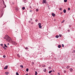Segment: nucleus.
<instances>
[{
  "mask_svg": "<svg viewBox=\"0 0 75 75\" xmlns=\"http://www.w3.org/2000/svg\"><path fill=\"white\" fill-rule=\"evenodd\" d=\"M28 23H31V21H29Z\"/></svg>",
  "mask_w": 75,
  "mask_h": 75,
  "instance_id": "obj_40",
  "label": "nucleus"
},
{
  "mask_svg": "<svg viewBox=\"0 0 75 75\" xmlns=\"http://www.w3.org/2000/svg\"><path fill=\"white\" fill-rule=\"evenodd\" d=\"M71 27V25H69V27Z\"/></svg>",
  "mask_w": 75,
  "mask_h": 75,
  "instance_id": "obj_46",
  "label": "nucleus"
},
{
  "mask_svg": "<svg viewBox=\"0 0 75 75\" xmlns=\"http://www.w3.org/2000/svg\"><path fill=\"white\" fill-rule=\"evenodd\" d=\"M28 70H29L28 69V68L26 69V72H28Z\"/></svg>",
  "mask_w": 75,
  "mask_h": 75,
  "instance_id": "obj_20",
  "label": "nucleus"
},
{
  "mask_svg": "<svg viewBox=\"0 0 75 75\" xmlns=\"http://www.w3.org/2000/svg\"><path fill=\"white\" fill-rule=\"evenodd\" d=\"M62 47H64V44H62Z\"/></svg>",
  "mask_w": 75,
  "mask_h": 75,
  "instance_id": "obj_31",
  "label": "nucleus"
},
{
  "mask_svg": "<svg viewBox=\"0 0 75 75\" xmlns=\"http://www.w3.org/2000/svg\"><path fill=\"white\" fill-rule=\"evenodd\" d=\"M67 31H68V32H69L70 31V30L68 29Z\"/></svg>",
  "mask_w": 75,
  "mask_h": 75,
  "instance_id": "obj_37",
  "label": "nucleus"
},
{
  "mask_svg": "<svg viewBox=\"0 0 75 75\" xmlns=\"http://www.w3.org/2000/svg\"><path fill=\"white\" fill-rule=\"evenodd\" d=\"M35 75H37V71H35Z\"/></svg>",
  "mask_w": 75,
  "mask_h": 75,
  "instance_id": "obj_18",
  "label": "nucleus"
},
{
  "mask_svg": "<svg viewBox=\"0 0 75 75\" xmlns=\"http://www.w3.org/2000/svg\"><path fill=\"white\" fill-rule=\"evenodd\" d=\"M32 63L33 64H34V62H32Z\"/></svg>",
  "mask_w": 75,
  "mask_h": 75,
  "instance_id": "obj_52",
  "label": "nucleus"
},
{
  "mask_svg": "<svg viewBox=\"0 0 75 75\" xmlns=\"http://www.w3.org/2000/svg\"><path fill=\"white\" fill-rule=\"evenodd\" d=\"M61 36H62V35H59V37H61Z\"/></svg>",
  "mask_w": 75,
  "mask_h": 75,
  "instance_id": "obj_30",
  "label": "nucleus"
},
{
  "mask_svg": "<svg viewBox=\"0 0 75 75\" xmlns=\"http://www.w3.org/2000/svg\"><path fill=\"white\" fill-rule=\"evenodd\" d=\"M17 57H18L19 58H20V55H19V54H17Z\"/></svg>",
  "mask_w": 75,
  "mask_h": 75,
  "instance_id": "obj_16",
  "label": "nucleus"
},
{
  "mask_svg": "<svg viewBox=\"0 0 75 75\" xmlns=\"http://www.w3.org/2000/svg\"><path fill=\"white\" fill-rule=\"evenodd\" d=\"M50 68H51V67H50Z\"/></svg>",
  "mask_w": 75,
  "mask_h": 75,
  "instance_id": "obj_54",
  "label": "nucleus"
},
{
  "mask_svg": "<svg viewBox=\"0 0 75 75\" xmlns=\"http://www.w3.org/2000/svg\"><path fill=\"white\" fill-rule=\"evenodd\" d=\"M53 72H55V71H54V70H53Z\"/></svg>",
  "mask_w": 75,
  "mask_h": 75,
  "instance_id": "obj_51",
  "label": "nucleus"
},
{
  "mask_svg": "<svg viewBox=\"0 0 75 75\" xmlns=\"http://www.w3.org/2000/svg\"><path fill=\"white\" fill-rule=\"evenodd\" d=\"M38 25H39V27L40 28H42V26H41V23H39Z\"/></svg>",
  "mask_w": 75,
  "mask_h": 75,
  "instance_id": "obj_2",
  "label": "nucleus"
},
{
  "mask_svg": "<svg viewBox=\"0 0 75 75\" xmlns=\"http://www.w3.org/2000/svg\"><path fill=\"white\" fill-rule=\"evenodd\" d=\"M8 68V66L7 65L4 67V69H7Z\"/></svg>",
  "mask_w": 75,
  "mask_h": 75,
  "instance_id": "obj_6",
  "label": "nucleus"
},
{
  "mask_svg": "<svg viewBox=\"0 0 75 75\" xmlns=\"http://www.w3.org/2000/svg\"><path fill=\"white\" fill-rule=\"evenodd\" d=\"M8 74H9L8 72H7L5 73V74L6 75H8Z\"/></svg>",
  "mask_w": 75,
  "mask_h": 75,
  "instance_id": "obj_19",
  "label": "nucleus"
},
{
  "mask_svg": "<svg viewBox=\"0 0 75 75\" xmlns=\"http://www.w3.org/2000/svg\"><path fill=\"white\" fill-rule=\"evenodd\" d=\"M25 50H28V47H26L25 48Z\"/></svg>",
  "mask_w": 75,
  "mask_h": 75,
  "instance_id": "obj_25",
  "label": "nucleus"
},
{
  "mask_svg": "<svg viewBox=\"0 0 75 75\" xmlns=\"http://www.w3.org/2000/svg\"><path fill=\"white\" fill-rule=\"evenodd\" d=\"M29 8H31V6H30Z\"/></svg>",
  "mask_w": 75,
  "mask_h": 75,
  "instance_id": "obj_42",
  "label": "nucleus"
},
{
  "mask_svg": "<svg viewBox=\"0 0 75 75\" xmlns=\"http://www.w3.org/2000/svg\"><path fill=\"white\" fill-rule=\"evenodd\" d=\"M23 10H25V7H22Z\"/></svg>",
  "mask_w": 75,
  "mask_h": 75,
  "instance_id": "obj_23",
  "label": "nucleus"
},
{
  "mask_svg": "<svg viewBox=\"0 0 75 75\" xmlns=\"http://www.w3.org/2000/svg\"><path fill=\"white\" fill-rule=\"evenodd\" d=\"M64 1L65 3H66V2H67V0H64Z\"/></svg>",
  "mask_w": 75,
  "mask_h": 75,
  "instance_id": "obj_22",
  "label": "nucleus"
},
{
  "mask_svg": "<svg viewBox=\"0 0 75 75\" xmlns=\"http://www.w3.org/2000/svg\"><path fill=\"white\" fill-rule=\"evenodd\" d=\"M12 43L13 45H16L17 43L16 42L14 41H12Z\"/></svg>",
  "mask_w": 75,
  "mask_h": 75,
  "instance_id": "obj_3",
  "label": "nucleus"
},
{
  "mask_svg": "<svg viewBox=\"0 0 75 75\" xmlns=\"http://www.w3.org/2000/svg\"><path fill=\"white\" fill-rule=\"evenodd\" d=\"M5 39L6 41H8L9 42H12V39L11 38L8 36H7L5 38Z\"/></svg>",
  "mask_w": 75,
  "mask_h": 75,
  "instance_id": "obj_1",
  "label": "nucleus"
},
{
  "mask_svg": "<svg viewBox=\"0 0 75 75\" xmlns=\"http://www.w3.org/2000/svg\"><path fill=\"white\" fill-rule=\"evenodd\" d=\"M31 11H32L31 10H30V12H31Z\"/></svg>",
  "mask_w": 75,
  "mask_h": 75,
  "instance_id": "obj_48",
  "label": "nucleus"
},
{
  "mask_svg": "<svg viewBox=\"0 0 75 75\" xmlns=\"http://www.w3.org/2000/svg\"><path fill=\"white\" fill-rule=\"evenodd\" d=\"M73 70V69L72 68H71L70 69V72H72V71Z\"/></svg>",
  "mask_w": 75,
  "mask_h": 75,
  "instance_id": "obj_10",
  "label": "nucleus"
},
{
  "mask_svg": "<svg viewBox=\"0 0 75 75\" xmlns=\"http://www.w3.org/2000/svg\"><path fill=\"white\" fill-rule=\"evenodd\" d=\"M73 52H75V50H74V51H73Z\"/></svg>",
  "mask_w": 75,
  "mask_h": 75,
  "instance_id": "obj_45",
  "label": "nucleus"
},
{
  "mask_svg": "<svg viewBox=\"0 0 75 75\" xmlns=\"http://www.w3.org/2000/svg\"><path fill=\"white\" fill-rule=\"evenodd\" d=\"M63 12L64 13H65L67 12V11H66V10L64 9L63 10Z\"/></svg>",
  "mask_w": 75,
  "mask_h": 75,
  "instance_id": "obj_8",
  "label": "nucleus"
},
{
  "mask_svg": "<svg viewBox=\"0 0 75 75\" xmlns=\"http://www.w3.org/2000/svg\"><path fill=\"white\" fill-rule=\"evenodd\" d=\"M30 20H31V21H32L33 20V19H32V18H30Z\"/></svg>",
  "mask_w": 75,
  "mask_h": 75,
  "instance_id": "obj_41",
  "label": "nucleus"
},
{
  "mask_svg": "<svg viewBox=\"0 0 75 75\" xmlns=\"http://www.w3.org/2000/svg\"><path fill=\"white\" fill-rule=\"evenodd\" d=\"M64 73H66V71L64 70Z\"/></svg>",
  "mask_w": 75,
  "mask_h": 75,
  "instance_id": "obj_33",
  "label": "nucleus"
},
{
  "mask_svg": "<svg viewBox=\"0 0 75 75\" xmlns=\"http://www.w3.org/2000/svg\"><path fill=\"white\" fill-rule=\"evenodd\" d=\"M62 14V12H61L60 13V14Z\"/></svg>",
  "mask_w": 75,
  "mask_h": 75,
  "instance_id": "obj_47",
  "label": "nucleus"
},
{
  "mask_svg": "<svg viewBox=\"0 0 75 75\" xmlns=\"http://www.w3.org/2000/svg\"><path fill=\"white\" fill-rule=\"evenodd\" d=\"M16 10H17V11L18 10V7L17 6H16L15 8Z\"/></svg>",
  "mask_w": 75,
  "mask_h": 75,
  "instance_id": "obj_9",
  "label": "nucleus"
},
{
  "mask_svg": "<svg viewBox=\"0 0 75 75\" xmlns=\"http://www.w3.org/2000/svg\"><path fill=\"white\" fill-rule=\"evenodd\" d=\"M3 13H1V12L0 13V18L3 16Z\"/></svg>",
  "mask_w": 75,
  "mask_h": 75,
  "instance_id": "obj_5",
  "label": "nucleus"
},
{
  "mask_svg": "<svg viewBox=\"0 0 75 75\" xmlns=\"http://www.w3.org/2000/svg\"><path fill=\"white\" fill-rule=\"evenodd\" d=\"M52 72V70H51V71H49V74H51V72Z\"/></svg>",
  "mask_w": 75,
  "mask_h": 75,
  "instance_id": "obj_15",
  "label": "nucleus"
},
{
  "mask_svg": "<svg viewBox=\"0 0 75 75\" xmlns=\"http://www.w3.org/2000/svg\"><path fill=\"white\" fill-rule=\"evenodd\" d=\"M4 6H5V7H4V8H6V5L5 4H4Z\"/></svg>",
  "mask_w": 75,
  "mask_h": 75,
  "instance_id": "obj_38",
  "label": "nucleus"
},
{
  "mask_svg": "<svg viewBox=\"0 0 75 75\" xmlns=\"http://www.w3.org/2000/svg\"><path fill=\"white\" fill-rule=\"evenodd\" d=\"M31 24H34V22H32L31 23Z\"/></svg>",
  "mask_w": 75,
  "mask_h": 75,
  "instance_id": "obj_36",
  "label": "nucleus"
},
{
  "mask_svg": "<svg viewBox=\"0 0 75 75\" xmlns=\"http://www.w3.org/2000/svg\"><path fill=\"white\" fill-rule=\"evenodd\" d=\"M47 2L46 1V0H43V1L42 2V3L43 4H44V3H46Z\"/></svg>",
  "mask_w": 75,
  "mask_h": 75,
  "instance_id": "obj_4",
  "label": "nucleus"
},
{
  "mask_svg": "<svg viewBox=\"0 0 75 75\" xmlns=\"http://www.w3.org/2000/svg\"><path fill=\"white\" fill-rule=\"evenodd\" d=\"M4 46L5 47H6V48H7V45H6V44H4Z\"/></svg>",
  "mask_w": 75,
  "mask_h": 75,
  "instance_id": "obj_17",
  "label": "nucleus"
},
{
  "mask_svg": "<svg viewBox=\"0 0 75 75\" xmlns=\"http://www.w3.org/2000/svg\"><path fill=\"white\" fill-rule=\"evenodd\" d=\"M20 67L22 68H24V67H23V66L22 65H20Z\"/></svg>",
  "mask_w": 75,
  "mask_h": 75,
  "instance_id": "obj_14",
  "label": "nucleus"
},
{
  "mask_svg": "<svg viewBox=\"0 0 75 75\" xmlns=\"http://www.w3.org/2000/svg\"><path fill=\"white\" fill-rule=\"evenodd\" d=\"M59 10H60L61 11V10H62V8H59Z\"/></svg>",
  "mask_w": 75,
  "mask_h": 75,
  "instance_id": "obj_29",
  "label": "nucleus"
},
{
  "mask_svg": "<svg viewBox=\"0 0 75 75\" xmlns=\"http://www.w3.org/2000/svg\"><path fill=\"white\" fill-rule=\"evenodd\" d=\"M36 11L37 12L38 11V8L36 9Z\"/></svg>",
  "mask_w": 75,
  "mask_h": 75,
  "instance_id": "obj_24",
  "label": "nucleus"
},
{
  "mask_svg": "<svg viewBox=\"0 0 75 75\" xmlns=\"http://www.w3.org/2000/svg\"><path fill=\"white\" fill-rule=\"evenodd\" d=\"M70 9H71V8H68V10H69H69H70Z\"/></svg>",
  "mask_w": 75,
  "mask_h": 75,
  "instance_id": "obj_27",
  "label": "nucleus"
},
{
  "mask_svg": "<svg viewBox=\"0 0 75 75\" xmlns=\"http://www.w3.org/2000/svg\"><path fill=\"white\" fill-rule=\"evenodd\" d=\"M58 75H59V73H58Z\"/></svg>",
  "mask_w": 75,
  "mask_h": 75,
  "instance_id": "obj_53",
  "label": "nucleus"
},
{
  "mask_svg": "<svg viewBox=\"0 0 75 75\" xmlns=\"http://www.w3.org/2000/svg\"><path fill=\"white\" fill-rule=\"evenodd\" d=\"M64 21H65L64 20H63L61 22L62 23H64Z\"/></svg>",
  "mask_w": 75,
  "mask_h": 75,
  "instance_id": "obj_28",
  "label": "nucleus"
},
{
  "mask_svg": "<svg viewBox=\"0 0 75 75\" xmlns=\"http://www.w3.org/2000/svg\"><path fill=\"white\" fill-rule=\"evenodd\" d=\"M3 57H4V58H6V55H4L3 56Z\"/></svg>",
  "mask_w": 75,
  "mask_h": 75,
  "instance_id": "obj_32",
  "label": "nucleus"
},
{
  "mask_svg": "<svg viewBox=\"0 0 75 75\" xmlns=\"http://www.w3.org/2000/svg\"><path fill=\"white\" fill-rule=\"evenodd\" d=\"M4 50H7V49H6V48H4Z\"/></svg>",
  "mask_w": 75,
  "mask_h": 75,
  "instance_id": "obj_43",
  "label": "nucleus"
},
{
  "mask_svg": "<svg viewBox=\"0 0 75 75\" xmlns=\"http://www.w3.org/2000/svg\"><path fill=\"white\" fill-rule=\"evenodd\" d=\"M8 45H9V43H8Z\"/></svg>",
  "mask_w": 75,
  "mask_h": 75,
  "instance_id": "obj_49",
  "label": "nucleus"
},
{
  "mask_svg": "<svg viewBox=\"0 0 75 75\" xmlns=\"http://www.w3.org/2000/svg\"><path fill=\"white\" fill-rule=\"evenodd\" d=\"M56 38H59V35H57L55 36Z\"/></svg>",
  "mask_w": 75,
  "mask_h": 75,
  "instance_id": "obj_11",
  "label": "nucleus"
},
{
  "mask_svg": "<svg viewBox=\"0 0 75 75\" xmlns=\"http://www.w3.org/2000/svg\"><path fill=\"white\" fill-rule=\"evenodd\" d=\"M0 45L1 46H3V45L2 44H0Z\"/></svg>",
  "mask_w": 75,
  "mask_h": 75,
  "instance_id": "obj_35",
  "label": "nucleus"
},
{
  "mask_svg": "<svg viewBox=\"0 0 75 75\" xmlns=\"http://www.w3.org/2000/svg\"><path fill=\"white\" fill-rule=\"evenodd\" d=\"M61 45H59L58 46V48H61Z\"/></svg>",
  "mask_w": 75,
  "mask_h": 75,
  "instance_id": "obj_13",
  "label": "nucleus"
},
{
  "mask_svg": "<svg viewBox=\"0 0 75 75\" xmlns=\"http://www.w3.org/2000/svg\"><path fill=\"white\" fill-rule=\"evenodd\" d=\"M69 67H70V66H68L66 67V68H67V69H68L69 68Z\"/></svg>",
  "mask_w": 75,
  "mask_h": 75,
  "instance_id": "obj_12",
  "label": "nucleus"
},
{
  "mask_svg": "<svg viewBox=\"0 0 75 75\" xmlns=\"http://www.w3.org/2000/svg\"><path fill=\"white\" fill-rule=\"evenodd\" d=\"M35 21H36V22H37V21H38V20H37V19Z\"/></svg>",
  "mask_w": 75,
  "mask_h": 75,
  "instance_id": "obj_39",
  "label": "nucleus"
},
{
  "mask_svg": "<svg viewBox=\"0 0 75 75\" xmlns=\"http://www.w3.org/2000/svg\"><path fill=\"white\" fill-rule=\"evenodd\" d=\"M43 71H44L45 72H46V69H45L44 70H43Z\"/></svg>",
  "mask_w": 75,
  "mask_h": 75,
  "instance_id": "obj_21",
  "label": "nucleus"
},
{
  "mask_svg": "<svg viewBox=\"0 0 75 75\" xmlns=\"http://www.w3.org/2000/svg\"><path fill=\"white\" fill-rule=\"evenodd\" d=\"M16 75H19V74H18V72H17L16 73Z\"/></svg>",
  "mask_w": 75,
  "mask_h": 75,
  "instance_id": "obj_26",
  "label": "nucleus"
},
{
  "mask_svg": "<svg viewBox=\"0 0 75 75\" xmlns=\"http://www.w3.org/2000/svg\"><path fill=\"white\" fill-rule=\"evenodd\" d=\"M4 39H6V38H5V37H4Z\"/></svg>",
  "mask_w": 75,
  "mask_h": 75,
  "instance_id": "obj_50",
  "label": "nucleus"
},
{
  "mask_svg": "<svg viewBox=\"0 0 75 75\" xmlns=\"http://www.w3.org/2000/svg\"><path fill=\"white\" fill-rule=\"evenodd\" d=\"M52 16L53 17H54V16H55V13H52Z\"/></svg>",
  "mask_w": 75,
  "mask_h": 75,
  "instance_id": "obj_7",
  "label": "nucleus"
},
{
  "mask_svg": "<svg viewBox=\"0 0 75 75\" xmlns=\"http://www.w3.org/2000/svg\"><path fill=\"white\" fill-rule=\"evenodd\" d=\"M2 47L3 48H5V47H4V46H3Z\"/></svg>",
  "mask_w": 75,
  "mask_h": 75,
  "instance_id": "obj_44",
  "label": "nucleus"
},
{
  "mask_svg": "<svg viewBox=\"0 0 75 75\" xmlns=\"http://www.w3.org/2000/svg\"><path fill=\"white\" fill-rule=\"evenodd\" d=\"M43 67H45V65H43Z\"/></svg>",
  "mask_w": 75,
  "mask_h": 75,
  "instance_id": "obj_34",
  "label": "nucleus"
}]
</instances>
